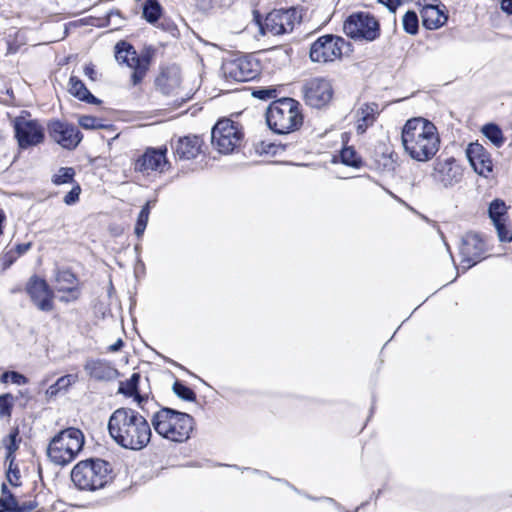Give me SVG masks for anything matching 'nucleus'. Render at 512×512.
Returning <instances> with one entry per match:
<instances>
[{
  "instance_id": "obj_12",
  "label": "nucleus",
  "mask_w": 512,
  "mask_h": 512,
  "mask_svg": "<svg viewBox=\"0 0 512 512\" xmlns=\"http://www.w3.org/2000/svg\"><path fill=\"white\" fill-rule=\"evenodd\" d=\"M299 22L300 15L296 8L273 10L266 16L262 30L264 33L282 35L292 32Z\"/></svg>"
},
{
  "instance_id": "obj_42",
  "label": "nucleus",
  "mask_w": 512,
  "mask_h": 512,
  "mask_svg": "<svg viewBox=\"0 0 512 512\" xmlns=\"http://www.w3.org/2000/svg\"><path fill=\"white\" fill-rule=\"evenodd\" d=\"M252 95L260 100H270L277 96L276 89L273 88H260L258 90H254Z\"/></svg>"
},
{
  "instance_id": "obj_27",
  "label": "nucleus",
  "mask_w": 512,
  "mask_h": 512,
  "mask_svg": "<svg viewBox=\"0 0 512 512\" xmlns=\"http://www.w3.org/2000/svg\"><path fill=\"white\" fill-rule=\"evenodd\" d=\"M69 92L80 101H84L89 104L100 103V100L92 95L85 84L76 76H71L69 79Z\"/></svg>"
},
{
  "instance_id": "obj_41",
  "label": "nucleus",
  "mask_w": 512,
  "mask_h": 512,
  "mask_svg": "<svg viewBox=\"0 0 512 512\" xmlns=\"http://www.w3.org/2000/svg\"><path fill=\"white\" fill-rule=\"evenodd\" d=\"M81 193V187L79 184H76L72 187V189L64 196V203L66 205H73L79 201V196Z\"/></svg>"
},
{
  "instance_id": "obj_54",
  "label": "nucleus",
  "mask_w": 512,
  "mask_h": 512,
  "mask_svg": "<svg viewBox=\"0 0 512 512\" xmlns=\"http://www.w3.org/2000/svg\"><path fill=\"white\" fill-rule=\"evenodd\" d=\"M1 382L2 383H7L9 380H10V375H9V371L7 372H4L2 375H1Z\"/></svg>"
},
{
  "instance_id": "obj_44",
  "label": "nucleus",
  "mask_w": 512,
  "mask_h": 512,
  "mask_svg": "<svg viewBox=\"0 0 512 512\" xmlns=\"http://www.w3.org/2000/svg\"><path fill=\"white\" fill-rule=\"evenodd\" d=\"M7 479L11 485H13V486L19 485L18 481L20 479V474H19V470L17 469V467L13 468V459L10 460L9 469L7 471Z\"/></svg>"
},
{
  "instance_id": "obj_25",
  "label": "nucleus",
  "mask_w": 512,
  "mask_h": 512,
  "mask_svg": "<svg viewBox=\"0 0 512 512\" xmlns=\"http://www.w3.org/2000/svg\"><path fill=\"white\" fill-rule=\"evenodd\" d=\"M36 507L35 502H19L12 495L5 484L2 485V496L0 498V512H30Z\"/></svg>"
},
{
  "instance_id": "obj_50",
  "label": "nucleus",
  "mask_w": 512,
  "mask_h": 512,
  "mask_svg": "<svg viewBox=\"0 0 512 512\" xmlns=\"http://www.w3.org/2000/svg\"><path fill=\"white\" fill-rule=\"evenodd\" d=\"M501 9L507 14H512V0H502Z\"/></svg>"
},
{
  "instance_id": "obj_56",
  "label": "nucleus",
  "mask_w": 512,
  "mask_h": 512,
  "mask_svg": "<svg viewBox=\"0 0 512 512\" xmlns=\"http://www.w3.org/2000/svg\"><path fill=\"white\" fill-rule=\"evenodd\" d=\"M60 300H61V301H65V302H67V301H68V299H67V298H65V297H61V298H60Z\"/></svg>"
},
{
  "instance_id": "obj_8",
  "label": "nucleus",
  "mask_w": 512,
  "mask_h": 512,
  "mask_svg": "<svg viewBox=\"0 0 512 512\" xmlns=\"http://www.w3.org/2000/svg\"><path fill=\"white\" fill-rule=\"evenodd\" d=\"M349 50L350 43L343 37L326 34L311 44L309 56L312 62L325 64L340 60Z\"/></svg>"
},
{
  "instance_id": "obj_55",
  "label": "nucleus",
  "mask_w": 512,
  "mask_h": 512,
  "mask_svg": "<svg viewBox=\"0 0 512 512\" xmlns=\"http://www.w3.org/2000/svg\"><path fill=\"white\" fill-rule=\"evenodd\" d=\"M6 216L3 210L0 208V235L2 234V223L5 221Z\"/></svg>"
},
{
  "instance_id": "obj_23",
  "label": "nucleus",
  "mask_w": 512,
  "mask_h": 512,
  "mask_svg": "<svg viewBox=\"0 0 512 512\" xmlns=\"http://www.w3.org/2000/svg\"><path fill=\"white\" fill-rule=\"evenodd\" d=\"M422 24L429 30H435L442 27L448 20L445 12V6L424 5L421 9Z\"/></svg>"
},
{
  "instance_id": "obj_31",
  "label": "nucleus",
  "mask_w": 512,
  "mask_h": 512,
  "mask_svg": "<svg viewBox=\"0 0 512 512\" xmlns=\"http://www.w3.org/2000/svg\"><path fill=\"white\" fill-rule=\"evenodd\" d=\"M162 14V8L157 0H145L143 4L144 19L153 24L158 21Z\"/></svg>"
},
{
  "instance_id": "obj_19",
  "label": "nucleus",
  "mask_w": 512,
  "mask_h": 512,
  "mask_svg": "<svg viewBox=\"0 0 512 512\" xmlns=\"http://www.w3.org/2000/svg\"><path fill=\"white\" fill-rule=\"evenodd\" d=\"M489 218L491 219L500 242L512 241V230L509 224L508 206L501 199H495L489 204Z\"/></svg>"
},
{
  "instance_id": "obj_17",
  "label": "nucleus",
  "mask_w": 512,
  "mask_h": 512,
  "mask_svg": "<svg viewBox=\"0 0 512 512\" xmlns=\"http://www.w3.org/2000/svg\"><path fill=\"white\" fill-rule=\"evenodd\" d=\"M49 136L64 149H75L82 140V134L72 124L59 120L51 121L48 125Z\"/></svg>"
},
{
  "instance_id": "obj_6",
  "label": "nucleus",
  "mask_w": 512,
  "mask_h": 512,
  "mask_svg": "<svg viewBox=\"0 0 512 512\" xmlns=\"http://www.w3.org/2000/svg\"><path fill=\"white\" fill-rule=\"evenodd\" d=\"M109 463L102 459H87L77 463L71 471V480L80 490L103 488L111 479Z\"/></svg>"
},
{
  "instance_id": "obj_29",
  "label": "nucleus",
  "mask_w": 512,
  "mask_h": 512,
  "mask_svg": "<svg viewBox=\"0 0 512 512\" xmlns=\"http://www.w3.org/2000/svg\"><path fill=\"white\" fill-rule=\"evenodd\" d=\"M139 380L140 375L138 373H133L128 380L120 382L118 392L127 397H134L137 403L141 405L144 401V397L138 392Z\"/></svg>"
},
{
  "instance_id": "obj_49",
  "label": "nucleus",
  "mask_w": 512,
  "mask_h": 512,
  "mask_svg": "<svg viewBox=\"0 0 512 512\" xmlns=\"http://www.w3.org/2000/svg\"><path fill=\"white\" fill-rule=\"evenodd\" d=\"M113 18H120V12L118 10L110 11L109 13H107V15H106L107 25H112ZM113 25L115 26V28L118 27V23H113Z\"/></svg>"
},
{
  "instance_id": "obj_47",
  "label": "nucleus",
  "mask_w": 512,
  "mask_h": 512,
  "mask_svg": "<svg viewBox=\"0 0 512 512\" xmlns=\"http://www.w3.org/2000/svg\"><path fill=\"white\" fill-rule=\"evenodd\" d=\"M84 75L86 77H88L92 81H96L97 80V72H96L93 64L85 65V67H84Z\"/></svg>"
},
{
  "instance_id": "obj_21",
  "label": "nucleus",
  "mask_w": 512,
  "mask_h": 512,
  "mask_svg": "<svg viewBox=\"0 0 512 512\" xmlns=\"http://www.w3.org/2000/svg\"><path fill=\"white\" fill-rule=\"evenodd\" d=\"M474 171L485 178L493 171V162L488 151L479 143H471L466 150Z\"/></svg>"
},
{
  "instance_id": "obj_53",
  "label": "nucleus",
  "mask_w": 512,
  "mask_h": 512,
  "mask_svg": "<svg viewBox=\"0 0 512 512\" xmlns=\"http://www.w3.org/2000/svg\"><path fill=\"white\" fill-rule=\"evenodd\" d=\"M14 260H15V257L6 255L5 258L3 259V269L9 268L12 265V263L14 262Z\"/></svg>"
},
{
  "instance_id": "obj_46",
  "label": "nucleus",
  "mask_w": 512,
  "mask_h": 512,
  "mask_svg": "<svg viewBox=\"0 0 512 512\" xmlns=\"http://www.w3.org/2000/svg\"><path fill=\"white\" fill-rule=\"evenodd\" d=\"M256 152L262 154V153H274V147L275 145L273 143H266L264 141L256 144Z\"/></svg>"
},
{
  "instance_id": "obj_1",
  "label": "nucleus",
  "mask_w": 512,
  "mask_h": 512,
  "mask_svg": "<svg viewBox=\"0 0 512 512\" xmlns=\"http://www.w3.org/2000/svg\"><path fill=\"white\" fill-rule=\"evenodd\" d=\"M108 432L113 441L125 449L141 450L151 439L149 422L138 411L121 407L109 417Z\"/></svg>"
},
{
  "instance_id": "obj_16",
  "label": "nucleus",
  "mask_w": 512,
  "mask_h": 512,
  "mask_svg": "<svg viewBox=\"0 0 512 512\" xmlns=\"http://www.w3.org/2000/svg\"><path fill=\"white\" fill-rule=\"evenodd\" d=\"M26 292L39 310L44 312L53 310L54 293L44 279L32 276L27 282Z\"/></svg>"
},
{
  "instance_id": "obj_35",
  "label": "nucleus",
  "mask_w": 512,
  "mask_h": 512,
  "mask_svg": "<svg viewBox=\"0 0 512 512\" xmlns=\"http://www.w3.org/2000/svg\"><path fill=\"white\" fill-rule=\"evenodd\" d=\"M402 25L407 33L416 34L419 27L417 14L414 11H407L402 17Z\"/></svg>"
},
{
  "instance_id": "obj_43",
  "label": "nucleus",
  "mask_w": 512,
  "mask_h": 512,
  "mask_svg": "<svg viewBox=\"0 0 512 512\" xmlns=\"http://www.w3.org/2000/svg\"><path fill=\"white\" fill-rule=\"evenodd\" d=\"M18 431L15 430L9 435V442L6 444L7 459H13L14 452L18 449L17 444Z\"/></svg>"
},
{
  "instance_id": "obj_22",
  "label": "nucleus",
  "mask_w": 512,
  "mask_h": 512,
  "mask_svg": "<svg viewBox=\"0 0 512 512\" xmlns=\"http://www.w3.org/2000/svg\"><path fill=\"white\" fill-rule=\"evenodd\" d=\"M87 375L96 381H111L118 377V370L104 359H88L84 364Z\"/></svg>"
},
{
  "instance_id": "obj_11",
  "label": "nucleus",
  "mask_w": 512,
  "mask_h": 512,
  "mask_svg": "<svg viewBox=\"0 0 512 512\" xmlns=\"http://www.w3.org/2000/svg\"><path fill=\"white\" fill-rule=\"evenodd\" d=\"M222 75L228 82H247L259 74V64L248 56L226 59L221 67Z\"/></svg>"
},
{
  "instance_id": "obj_28",
  "label": "nucleus",
  "mask_w": 512,
  "mask_h": 512,
  "mask_svg": "<svg viewBox=\"0 0 512 512\" xmlns=\"http://www.w3.org/2000/svg\"><path fill=\"white\" fill-rule=\"evenodd\" d=\"M378 113V105L375 103L364 104L358 110L357 131L364 133L368 126L372 125L375 115Z\"/></svg>"
},
{
  "instance_id": "obj_15",
  "label": "nucleus",
  "mask_w": 512,
  "mask_h": 512,
  "mask_svg": "<svg viewBox=\"0 0 512 512\" xmlns=\"http://www.w3.org/2000/svg\"><path fill=\"white\" fill-rule=\"evenodd\" d=\"M303 90L306 103L314 108L325 106L333 96L332 85L324 78H313L307 81Z\"/></svg>"
},
{
  "instance_id": "obj_4",
  "label": "nucleus",
  "mask_w": 512,
  "mask_h": 512,
  "mask_svg": "<svg viewBox=\"0 0 512 512\" xmlns=\"http://www.w3.org/2000/svg\"><path fill=\"white\" fill-rule=\"evenodd\" d=\"M301 105L293 98L273 101L266 111L268 127L277 134H287L298 130L303 124Z\"/></svg>"
},
{
  "instance_id": "obj_34",
  "label": "nucleus",
  "mask_w": 512,
  "mask_h": 512,
  "mask_svg": "<svg viewBox=\"0 0 512 512\" xmlns=\"http://www.w3.org/2000/svg\"><path fill=\"white\" fill-rule=\"evenodd\" d=\"M341 162L347 166L359 167L361 159L353 147H344L340 152Z\"/></svg>"
},
{
  "instance_id": "obj_37",
  "label": "nucleus",
  "mask_w": 512,
  "mask_h": 512,
  "mask_svg": "<svg viewBox=\"0 0 512 512\" xmlns=\"http://www.w3.org/2000/svg\"><path fill=\"white\" fill-rule=\"evenodd\" d=\"M150 214V202H147L141 209L135 225V234L141 237L146 229Z\"/></svg>"
},
{
  "instance_id": "obj_2",
  "label": "nucleus",
  "mask_w": 512,
  "mask_h": 512,
  "mask_svg": "<svg viewBox=\"0 0 512 512\" xmlns=\"http://www.w3.org/2000/svg\"><path fill=\"white\" fill-rule=\"evenodd\" d=\"M404 151L419 162L432 159L440 147L436 126L429 120L416 117L406 121L401 132Z\"/></svg>"
},
{
  "instance_id": "obj_33",
  "label": "nucleus",
  "mask_w": 512,
  "mask_h": 512,
  "mask_svg": "<svg viewBox=\"0 0 512 512\" xmlns=\"http://www.w3.org/2000/svg\"><path fill=\"white\" fill-rule=\"evenodd\" d=\"M75 381H76V376H74V375L68 374V375L62 376L46 390V394L49 397H54L59 393V391L66 390Z\"/></svg>"
},
{
  "instance_id": "obj_36",
  "label": "nucleus",
  "mask_w": 512,
  "mask_h": 512,
  "mask_svg": "<svg viewBox=\"0 0 512 512\" xmlns=\"http://www.w3.org/2000/svg\"><path fill=\"white\" fill-rule=\"evenodd\" d=\"M75 171L72 167H61L52 177L55 185L68 184L74 181Z\"/></svg>"
},
{
  "instance_id": "obj_32",
  "label": "nucleus",
  "mask_w": 512,
  "mask_h": 512,
  "mask_svg": "<svg viewBox=\"0 0 512 512\" xmlns=\"http://www.w3.org/2000/svg\"><path fill=\"white\" fill-rule=\"evenodd\" d=\"M482 133L487 137L496 147H501L504 144V136L502 130L496 124H486L482 128Z\"/></svg>"
},
{
  "instance_id": "obj_13",
  "label": "nucleus",
  "mask_w": 512,
  "mask_h": 512,
  "mask_svg": "<svg viewBox=\"0 0 512 512\" xmlns=\"http://www.w3.org/2000/svg\"><path fill=\"white\" fill-rule=\"evenodd\" d=\"M14 130L22 149L38 145L44 139V129L37 120L18 117L14 122Z\"/></svg>"
},
{
  "instance_id": "obj_45",
  "label": "nucleus",
  "mask_w": 512,
  "mask_h": 512,
  "mask_svg": "<svg viewBox=\"0 0 512 512\" xmlns=\"http://www.w3.org/2000/svg\"><path fill=\"white\" fill-rule=\"evenodd\" d=\"M10 381L16 385H25L28 383V379L23 374L16 371H9Z\"/></svg>"
},
{
  "instance_id": "obj_51",
  "label": "nucleus",
  "mask_w": 512,
  "mask_h": 512,
  "mask_svg": "<svg viewBox=\"0 0 512 512\" xmlns=\"http://www.w3.org/2000/svg\"><path fill=\"white\" fill-rule=\"evenodd\" d=\"M123 345H124L123 340L119 338L114 344H112L108 347V351L109 352H117L123 347Z\"/></svg>"
},
{
  "instance_id": "obj_10",
  "label": "nucleus",
  "mask_w": 512,
  "mask_h": 512,
  "mask_svg": "<svg viewBox=\"0 0 512 512\" xmlns=\"http://www.w3.org/2000/svg\"><path fill=\"white\" fill-rule=\"evenodd\" d=\"M212 144L222 154H230L239 147L242 132L230 119L219 120L212 129Z\"/></svg>"
},
{
  "instance_id": "obj_5",
  "label": "nucleus",
  "mask_w": 512,
  "mask_h": 512,
  "mask_svg": "<svg viewBox=\"0 0 512 512\" xmlns=\"http://www.w3.org/2000/svg\"><path fill=\"white\" fill-rule=\"evenodd\" d=\"M85 442L80 429L70 427L57 433L50 441L47 455L56 465L71 463L82 450Z\"/></svg>"
},
{
  "instance_id": "obj_9",
  "label": "nucleus",
  "mask_w": 512,
  "mask_h": 512,
  "mask_svg": "<svg viewBox=\"0 0 512 512\" xmlns=\"http://www.w3.org/2000/svg\"><path fill=\"white\" fill-rule=\"evenodd\" d=\"M345 34L354 40L374 41L380 35L378 21L369 13L358 12L350 15L344 22Z\"/></svg>"
},
{
  "instance_id": "obj_52",
  "label": "nucleus",
  "mask_w": 512,
  "mask_h": 512,
  "mask_svg": "<svg viewBox=\"0 0 512 512\" xmlns=\"http://www.w3.org/2000/svg\"><path fill=\"white\" fill-rule=\"evenodd\" d=\"M30 247H31L30 243L18 244L16 246L17 254L22 255V254L26 253L30 249Z\"/></svg>"
},
{
  "instance_id": "obj_39",
  "label": "nucleus",
  "mask_w": 512,
  "mask_h": 512,
  "mask_svg": "<svg viewBox=\"0 0 512 512\" xmlns=\"http://www.w3.org/2000/svg\"><path fill=\"white\" fill-rule=\"evenodd\" d=\"M14 397L7 393L0 395V417H10L13 407Z\"/></svg>"
},
{
  "instance_id": "obj_7",
  "label": "nucleus",
  "mask_w": 512,
  "mask_h": 512,
  "mask_svg": "<svg viewBox=\"0 0 512 512\" xmlns=\"http://www.w3.org/2000/svg\"><path fill=\"white\" fill-rule=\"evenodd\" d=\"M153 55L154 50L152 48H145L138 54L134 47L125 41H120L115 46L117 61L121 64H126L133 70L131 75L133 85H138L142 82L149 70Z\"/></svg>"
},
{
  "instance_id": "obj_18",
  "label": "nucleus",
  "mask_w": 512,
  "mask_h": 512,
  "mask_svg": "<svg viewBox=\"0 0 512 512\" xmlns=\"http://www.w3.org/2000/svg\"><path fill=\"white\" fill-rule=\"evenodd\" d=\"M166 148H148L135 162V171L145 175L152 172L163 173L169 166Z\"/></svg>"
},
{
  "instance_id": "obj_38",
  "label": "nucleus",
  "mask_w": 512,
  "mask_h": 512,
  "mask_svg": "<svg viewBox=\"0 0 512 512\" xmlns=\"http://www.w3.org/2000/svg\"><path fill=\"white\" fill-rule=\"evenodd\" d=\"M173 392L182 400L193 402L196 400V394L195 392L189 388L188 386L184 385L183 383L176 381L173 384Z\"/></svg>"
},
{
  "instance_id": "obj_26",
  "label": "nucleus",
  "mask_w": 512,
  "mask_h": 512,
  "mask_svg": "<svg viewBox=\"0 0 512 512\" xmlns=\"http://www.w3.org/2000/svg\"><path fill=\"white\" fill-rule=\"evenodd\" d=\"M55 281L57 283L56 289L59 292H69L72 299L76 300L79 296L76 285V276L69 270H59L56 273Z\"/></svg>"
},
{
  "instance_id": "obj_48",
  "label": "nucleus",
  "mask_w": 512,
  "mask_h": 512,
  "mask_svg": "<svg viewBox=\"0 0 512 512\" xmlns=\"http://www.w3.org/2000/svg\"><path fill=\"white\" fill-rule=\"evenodd\" d=\"M381 4L385 5L390 11L394 12L401 4V0H378Z\"/></svg>"
},
{
  "instance_id": "obj_20",
  "label": "nucleus",
  "mask_w": 512,
  "mask_h": 512,
  "mask_svg": "<svg viewBox=\"0 0 512 512\" xmlns=\"http://www.w3.org/2000/svg\"><path fill=\"white\" fill-rule=\"evenodd\" d=\"M484 243L478 234L467 233L460 245L461 267L467 270L482 259Z\"/></svg>"
},
{
  "instance_id": "obj_24",
  "label": "nucleus",
  "mask_w": 512,
  "mask_h": 512,
  "mask_svg": "<svg viewBox=\"0 0 512 512\" xmlns=\"http://www.w3.org/2000/svg\"><path fill=\"white\" fill-rule=\"evenodd\" d=\"M203 141L198 136L179 138L174 145L175 155L180 159H194L201 153Z\"/></svg>"
},
{
  "instance_id": "obj_40",
  "label": "nucleus",
  "mask_w": 512,
  "mask_h": 512,
  "mask_svg": "<svg viewBox=\"0 0 512 512\" xmlns=\"http://www.w3.org/2000/svg\"><path fill=\"white\" fill-rule=\"evenodd\" d=\"M79 124L84 129H99L103 127L100 120L93 116H82L79 119Z\"/></svg>"
},
{
  "instance_id": "obj_30",
  "label": "nucleus",
  "mask_w": 512,
  "mask_h": 512,
  "mask_svg": "<svg viewBox=\"0 0 512 512\" xmlns=\"http://www.w3.org/2000/svg\"><path fill=\"white\" fill-rule=\"evenodd\" d=\"M179 84L180 81L176 73L172 76L170 72H162L156 79V86L164 94H170Z\"/></svg>"
},
{
  "instance_id": "obj_14",
  "label": "nucleus",
  "mask_w": 512,
  "mask_h": 512,
  "mask_svg": "<svg viewBox=\"0 0 512 512\" xmlns=\"http://www.w3.org/2000/svg\"><path fill=\"white\" fill-rule=\"evenodd\" d=\"M462 176V167L454 158H447L444 160L438 159L434 163V168L431 173V177L434 182L440 184L444 188H450L456 185L461 181Z\"/></svg>"
},
{
  "instance_id": "obj_3",
  "label": "nucleus",
  "mask_w": 512,
  "mask_h": 512,
  "mask_svg": "<svg viewBox=\"0 0 512 512\" xmlns=\"http://www.w3.org/2000/svg\"><path fill=\"white\" fill-rule=\"evenodd\" d=\"M150 421L159 436L176 443L186 442L195 424L191 415L168 407L155 412Z\"/></svg>"
}]
</instances>
